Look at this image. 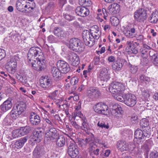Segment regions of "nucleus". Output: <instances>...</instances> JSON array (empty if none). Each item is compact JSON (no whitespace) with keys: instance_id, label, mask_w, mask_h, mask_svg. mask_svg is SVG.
<instances>
[{"instance_id":"40","label":"nucleus","mask_w":158,"mask_h":158,"mask_svg":"<svg viewBox=\"0 0 158 158\" xmlns=\"http://www.w3.org/2000/svg\"><path fill=\"white\" fill-rule=\"evenodd\" d=\"M12 135L9 132H7L4 134L2 138V139L4 143L9 142L12 139Z\"/></svg>"},{"instance_id":"47","label":"nucleus","mask_w":158,"mask_h":158,"mask_svg":"<svg viewBox=\"0 0 158 158\" xmlns=\"http://www.w3.org/2000/svg\"><path fill=\"white\" fill-rule=\"evenodd\" d=\"M20 132V129L14 130L12 131V135L14 138H16L21 136L22 135Z\"/></svg>"},{"instance_id":"33","label":"nucleus","mask_w":158,"mask_h":158,"mask_svg":"<svg viewBox=\"0 0 158 158\" xmlns=\"http://www.w3.org/2000/svg\"><path fill=\"white\" fill-rule=\"evenodd\" d=\"M51 82L52 81L51 79L44 77L40 81V85L42 88L46 89L51 86Z\"/></svg>"},{"instance_id":"36","label":"nucleus","mask_w":158,"mask_h":158,"mask_svg":"<svg viewBox=\"0 0 158 158\" xmlns=\"http://www.w3.org/2000/svg\"><path fill=\"white\" fill-rule=\"evenodd\" d=\"M65 138L63 135H60L58 136L56 141V144L58 146L63 147L65 144Z\"/></svg>"},{"instance_id":"11","label":"nucleus","mask_w":158,"mask_h":158,"mask_svg":"<svg viewBox=\"0 0 158 158\" xmlns=\"http://www.w3.org/2000/svg\"><path fill=\"white\" fill-rule=\"evenodd\" d=\"M67 152L71 158H75L79 153L78 147L73 143H71L68 147Z\"/></svg>"},{"instance_id":"48","label":"nucleus","mask_w":158,"mask_h":158,"mask_svg":"<svg viewBox=\"0 0 158 158\" xmlns=\"http://www.w3.org/2000/svg\"><path fill=\"white\" fill-rule=\"evenodd\" d=\"M78 78L76 76L72 77L70 79V83L71 85L77 86L78 82Z\"/></svg>"},{"instance_id":"58","label":"nucleus","mask_w":158,"mask_h":158,"mask_svg":"<svg viewBox=\"0 0 158 158\" xmlns=\"http://www.w3.org/2000/svg\"><path fill=\"white\" fill-rule=\"evenodd\" d=\"M71 123L72 126L76 129H80L81 127L80 126L78 125L75 121H72L71 122Z\"/></svg>"},{"instance_id":"9","label":"nucleus","mask_w":158,"mask_h":158,"mask_svg":"<svg viewBox=\"0 0 158 158\" xmlns=\"http://www.w3.org/2000/svg\"><path fill=\"white\" fill-rule=\"evenodd\" d=\"M147 17L146 11L142 8L137 10L134 13V18L137 22H144L147 19Z\"/></svg>"},{"instance_id":"3","label":"nucleus","mask_w":158,"mask_h":158,"mask_svg":"<svg viewBox=\"0 0 158 158\" xmlns=\"http://www.w3.org/2000/svg\"><path fill=\"white\" fill-rule=\"evenodd\" d=\"M116 97V100L123 102L125 104L129 107H133L136 103V98L133 94L127 93L122 94Z\"/></svg>"},{"instance_id":"12","label":"nucleus","mask_w":158,"mask_h":158,"mask_svg":"<svg viewBox=\"0 0 158 158\" xmlns=\"http://www.w3.org/2000/svg\"><path fill=\"white\" fill-rule=\"evenodd\" d=\"M57 132V130L55 128H51L46 133L45 140L48 142H53L55 139H56Z\"/></svg>"},{"instance_id":"51","label":"nucleus","mask_w":158,"mask_h":158,"mask_svg":"<svg viewBox=\"0 0 158 158\" xmlns=\"http://www.w3.org/2000/svg\"><path fill=\"white\" fill-rule=\"evenodd\" d=\"M63 16L66 19L69 21L74 20L75 19L74 16L67 14H64Z\"/></svg>"},{"instance_id":"64","label":"nucleus","mask_w":158,"mask_h":158,"mask_svg":"<svg viewBox=\"0 0 158 158\" xmlns=\"http://www.w3.org/2000/svg\"><path fill=\"white\" fill-rule=\"evenodd\" d=\"M100 151V150L98 148L96 149L94 151H93L91 153H90V154L91 155H94L95 156H98L99 154V152Z\"/></svg>"},{"instance_id":"22","label":"nucleus","mask_w":158,"mask_h":158,"mask_svg":"<svg viewBox=\"0 0 158 158\" xmlns=\"http://www.w3.org/2000/svg\"><path fill=\"white\" fill-rule=\"evenodd\" d=\"M12 103L11 99H8L0 106L1 110L4 112L10 110L12 107Z\"/></svg>"},{"instance_id":"19","label":"nucleus","mask_w":158,"mask_h":158,"mask_svg":"<svg viewBox=\"0 0 158 158\" xmlns=\"http://www.w3.org/2000/svg\"><path fill=\"white\" fill-rule=\"evenodd\" d=\"M30 122L31 124L33 126L39 125L41 122V118L40 116L35 112H31L30 117Z\"/></svg>"},{"instance_id":"26","label":"nucleus","mask_w":158,"mask_h":158,"mask_svg":"<svg viewBox=\"0 0 158 158\" xmlns=\"http://www.w3.org/2000/svg\"><path fill=\"white\" fill-rule=\"evenodd\" d=\"M55 35L60 38L65 37L67 35L66 32L63 30L61 28L58 27H55L54 30Z\"/></svg>"},{"instance_id":"13","label":"nucleus","mask_w":158,"mask_h":158,"mask_svg":"<svg viewBox=\"0 0 158 158\" xmlns=\"http://www.w3.org/2000/svg\"><path fill=\"white\" fill-rule=\"evenodd\" d=\"M57 66L62 73H66L70 71L69 65L66 62L59 60L57 62Z\"/></svg>"},{"instance_id":"7","label":"nucleus","mask_w":158,"mask_h":158,"mask_svg":"<svg viewBox=\"0 0 158 158\" xmlns=\"http://www.w3.org/2000/svg\"><path fill=\"white\" fill-rule=\"evenodd\" d=\"M92 35L88 30L84 31L82 33V36L85 44L89 47H92L95 43L94 39Z\"/></svg>"},{"instance_id":"8","label":"nucleus","mask_w":158,"mask_h":158,"mask_svg":"<svg viewBox=\"0 0 158 158\" xmlns=\"http://www.w3.org/2000/svg\"><path fill=\"white\" fill-rule=\"evenodd\" d=\"M93 109L94 111L98 114L107 115L109 113L107 106L102 102H99L95 104Z\"/></svg>"},{"instance_id":"32","label":"nucleus","mask_w":158,"mask_h":158,"mask_svg":"<svg viewBox=\"0 0 158 158\" xmlns=\"http://www.w3.org/2000/svg\"><path fill=\"white\" fill-rule=\"evenodd\" d=\"M117 145L119 149L122 152L127 150H129V148H131V147L127 146V143L123 140L118 141Z\"/></svg>"},{"instance_id":"27","label":"nucleus","mask_w":158,"mask_h":158,"mask_svg":"<svg viewBox=\"0 0 158 158\" xmlns=\"http://www.w3.org/2000/svg\"><path fill=\"white\" fill-rule=\"evenodd\" d=\"M110 77L107 69L105 68H103L100 72L99 78L101 81H106L109 79Z\"/></svg>"},{"instance_id":"61","label":"nucleus","mask_w":158,"mask_h":158,"mask_svg":"<svg viewBox=\"0 0 158 158\" xmlns=\"http://www.w3.org/2000/svg\"><path fill=\"white\" fill-rule=\"evenodd\" d=\"M148 62V59L145 57H143L141 60V63L143 65H145Z\"/></svg>"},{"instance_id":"46","label":"nucleus","mask_w":158,"mask_h":158,"mask_svg":"<svg viewBox=\"0 0 158 158\" xmlns=\"http://www.w3.org/2000/svg\"><path fill=\"white\" fill-rule=\"evenodd\" d=\"M140 125L143 127H146V128H148V127L149 125V122L146 118H143L140 121Z\"/></svg>"},{"instance_id":"62","label":"nucleus","mask_w":158,"mask_h":158,"mask_svg":"<svg viewBox=\"0 0 158 158\" xmlns=\"http://www.w3.org/2000/svg\"><path fill=\"white\" fill-rule=\"evenodd\" d=\"M5 56V51L0 48V60L4 58Z\"/></svg>"},{"instance_id":"57","label":"nucleus","mask_w":158,"mask_h":158,"mask_svg":"<svg viewBox=\"0 0 158 158\" xmlns=\"http://www.w3.org/2000/svg\"><path fill=\"white\" fill-rule=\"evenodd\" d=\"M150 158H158V152H152L150 155Z\"/></svg>"},{"instance_id":"25","label":"nucleus","mask_w":158,"mask_h":158,"mask_svg":"<svg viewBox=\"0 0 158 158\" xmlns=\"http://www.w3.org/2000/svg\"><path fill=\"white\" fill-rule=\"evenodd\" d=\"M149 55L153 64L156 66H158V53L152 50L149 51Z\"/></svg>"},{"instance_id":"53","label":"nucleus","mask_w":158,"mask_h":158,"mask_svg":"<svg viewBox=\"0 0 158 158\" xmlns=\"http://www.w3.org/2000/svg\"><path fill=\"white\" fill-rule=\"evenodd\" d=\"M112 24L114 26H117L118 24L119 21L117 18L115 17L111 20Z\"/></svg>"},{"instance_id":"37","label":"nucleus","mask_w":158,"mask_h":158,"mask_svg":"<svg viewBox=\"0 0 158 158\" xmlns=\"http://www.w3.org/2000/svg\"><path fill=\"white\" fill-rule=\"evenodd\" d=\"M82 122L81 126H80L81 129H82L83 130L86 131L89 128V124L88 123V121L86 117L83 118L81 120Z\"/></svg>"},{"instance_id":"56","label":"nucleus","mask_w":158,"mask_h":158,"mask_svg":"<svg viewBox=\"0 0 158 158\" xmlns=\"http://www.w3.org/2000/svg\"><path fill=\"white\" fill-rule=\"evenodd\" d=\"M4 124L6 125H8L11 124L10 120L9 117H6L4 119L3 122Z\"/></svg>"},{"instance_id":"35","label":"nucleus","mask_w":158,"mask_h":158,"mask_svg":"<svg viewBox=\"0 0 158 158\" xmlns=\"http://www.w3.org/2000/svg\"><path fill=\"white\" fill-rule=\"evenodd\" d=\"M149 21L152 23H156L158 21V11L156 10L149 18Z\"/></svg>"},{"instance_id":"20","label":"nucleus","mask_w":158,"mask_h":158,"mask_svg":"<svg viewBox=\"0 0 158 158\" xmlns=\"http://www.w3.org/2000/svg\"><path fill=\"white\" fill-rule=\"evenodd\" d=\"M77 15L82 17H85L89 15V11L88 9L83 6H78L75 10Z\"/></svg>"},{"instance_id":"18","label":"nucleus","mask_w":158,"mask_h":158,"mask_svg":"<svg viewBox=\"0 0 158 158\" xmlns=\"http://www.w3.org/2000/svg\"><path fill=\"white\" fill-rule=\"evenodd\" d=\"M127 47L125 50L129 54H136L138 52L137 48L135 47L133 41H128L127 42Z\"/></svg>"},{"instance_id":"4","label":"nucleus","mask_w":158,"mask_h":158,"mask_svg":"<svg viewBox=\"0 0 158 158\" xmlns=\"http://www.w3.org/2000/svg\"><path fill=\"white\" fill-rule=\"evenodd\" d=\"M126 86L123 84L119 82L114 81L110 84L109 90L113 94V96L116 99V97L119 96H122L120 94L125 90Z\"/></svg>"},{"instance_id":"6","label":"nucleus","mask_w":158,"mask_h":158,"mask_svg":"<svg viewBox=\"0 0 158 158\" xmlns=\"http://www.w3.org/2000/svg\"><path fill=\"white\" fill-rule=\"evenodd\" d=\"M19 60V58L18 56H15L6 64V69L9 73L14 74L15 72L17 62Z\"/></svg>"},{"instance_id":"10","label":"nucleus","mask_w":158,"mask_h":158,"mask_svg":"<svg viewBox=\"0 0 158 158\" xmlns=\"http://www.w3.org/2000/svg\"><path fill=\"white\" fill-rule=\"evenodd\" d=\"M86 94L89 98L94 99L98 98L101 94V93L99 90L96 88L90 87L87 89Z\"/></svg>"},{"instance_id":"52","label":"nucleus","mask_w":158,"mask_h":158,"mask_svg":"<svg viewBox=\"0 0 158 158\" xmlns=\"http://www.w3.org/2000/svg\"><path fill=\"white\" fill-rule=\"evenodd\" d=\"M129 66V67L130 68V72L131 73L134 74L136 73L138 70L137 66L132 65L131 64H130Z\"/></svg>"},{"instance_id":"14","label":"nucleus","mask_w":158,"mask_h":158,"mask_svg":"<svg viewBox=\"0 0 158 158\" xmlns=\"http://www.w3.org/2000/svg\"><path fill=\"white\" fill-rule=\"evenodd\" d=\"M43 133L42 131L35 130L31 137V141L32 143H37L40 142Z\"/></svg>"},{"instance_id":"29","label":"nucleus","mask_w":158,"mask_h":158,"mask_svg":"<svg viewBox=\"0 0 158 158\" xmlns=\"http://www.w3.org/2000/svg\"><path fill=\"white\" fill-rule=\"evenodd\" d=\"M16 6L19 11L23 13L25 8H27L28 6L26 4L24 0H19L16 3Z\"/></svg>"},{"instance_id":"5","label":"nucleus","mask_w":158,"mask_h":158,"mask_svg":"<svg viewBox=\"0 0 158 158\" xmlns=\"http://www.w3.org/2000/svg\"><path fill=\"white\" fill-rule=\"evenodd\" d=\"M69 47L71 50L77 52H82L85 48L83 43L79 39L76 38H73L70 40Z\"/></svg>"},{"instance_id":"50","label":"nucleus","mask_w":158,"mask_h":158,"mask_svg":"<svg viewBox=\"0 0 158 158\" xmlns=\"http://www.w3.org/2000/svg\"><path fill=\"white\" fill-rule=\"evenodd\" d=\"M98 126L101 127L102 128L108 129L109 128V126L108 124H105L104 123L100 122H99L98 123Z\"/></svg>"},{"instance_id":"55","label":"nucleus","mask_w":158,"mask_h":158,"mask_svg":"<svg viewBox=\"0 0 158 158\" xmlns=\"http://www.w3.org/2000/svg\"><path fill=\"white\" fill-rule=\"evenodd\" d=\"M28 6L27 8H25L24 10H23V12L24 13H29L33 11V9H34V7H31L29 5H27Z\"/></svg>"},{"instance_id":"59","label":"nucleus","mask_w":158,"mask_h":158,"mask_svg":"<svg viewBox=\"0 0 158 158\" xmlns=\"http://www.w3.org/2000/svg\"><path fill=\"white\" fill-rule=\"evenodd\" d=\"M151 48L148 46L147 45L145 44L143 45V52L142 53V54H145V52H147V51L146 50V49H150Z\"/></svg>"},{"instance_id":"31","label":"nucleus","mask_w":158,"mask_h":158,"mask_svg":"<svg viewBox=\"0 0 158 158\" xmlns=\"http://www.w3.org/2000/svg\"><path fill=\"white\" fill-rule=\"evenodd\" d=\"M26 107V105L23 102L17 103L13 107V108L21 114L25 110Z\"/></svg>"},{"instance_id":"39","label":"nucleus","mask_w":158,"mask_h":158,"mask_svg":"<svg viewBox=\"0 0 158 158\" xmlns=\"http://www.w3.org/2000/svg\"><path fill=\"white\" fill-rule=\"evenodd\" d=\"M94 137L91 139L89 141V147L88 148V151L89 154L91 153L95 149L96 145L94 141Z\"/></svg>"},{"instance_id":"1","label":"nucleus","mask_w":158,"mask_h":158,"mask_svg":"<svg viewBox=\"0 0 158 158\" xmlns=\"http://www.w3.org/2000/svg\"><path fill=\"white\" fill-rule=\"evenodd\" d=\"M151 135L150 130L148 128H145L143 131L137 129L134 133V141L138 145L142 144L147 138L150 137Z\"/></svg>"},{"instance_id":"21","label":"nucleus","mask_w":158,"mask_h":158,"mask_svg":"<svg viewBox=\"0 0 158 158\" xmlns=\"http://www.w3.org/2000/svg\"><path fill=\"white\" fill-rule=\"evenodd\" d=\"M94 137V135L90 133L89 134V136H87L85 140L81 139L79 140L77 142L78 145L80 147L82 148H85L87 144H89L90 140Z\"/></svg>"},{"instance_id":"16","label":"nucleus","mask_w":158,"mask_h":158,"mask_svg":"<svg viewBox=\"0 0 158 158\" xmlns=\"http://www.w3.org/2000/svg\"><path fill=\"white\" fill-rule=\"evenodd\" d=\"M123 113L122 108L119 105L115 104L112 106L111 113L116 118H118L121 117Z\"/></svg>"},{"instance_id":"34","label":"nucleus","mask_w":158,"mask_h":158,"mask_svg":"<svg viewBox=\"0 0 158 158\" xmlns=\"http://www.w3.org/2000/svg\"><path fill=\"white\" fill-rule=\"evenodd\" d=\"M43 58H42V59H41V58H40L36 60L37 61L36 63L38 65V68L41 70L44 69L46 68L45 57L44 55H43Z\"/></svg>"},{"instance_id":"41","label":"nucleus","mask_w":158,"mask_h":158,"mask_svg":"<svg viewBox=\"0 0 158 158\" xmlns=\"http://www.w3.org/2000/svg\"><path fill=\"white\" fill-rule=\"evenodd\" d=\"M20 130L22 136L28 134L30 131L31 128L29 126H25L21 127Z\"/></svg>"},{"instance_id":"15","label":"nucleus","mask_w":158,"mask_h":158,"mask_svg":"<svg viewBox=\"0 0 158 158\" xmlns=\"http://www.w3.org/2000/svg\"><path fill=\"white\" fill-rule=\"evenodd\" d=\"M67 58L69 62L73 66H77L79 63V57L74 53L72 52L69 54L68 55Z\"/></svg>"},{"instance_id":"44","label":"nucleus","mask_w":158,"mask_h":158,"mask_svg":"<svg viewBox=\"0 0 158 158\" xmlns=\"http://www.w3.org/2000/svg\"><path fill=\"white\" fill-rule=\"evenodd\" d=\"M79 3L80 5L85 6H89L92 4L90 0H79Z\"/></svg>"},{"instance_id":"38","label":"nucleus","mask_w":158,"mask_h":158,"mask_svg":"<svg viewBox=\"0 0 158 158\" xmlns=\"http://www.w3.org/2000/svg\"><path fill=\"white\" fill-rule=\"evenodd\" d=\"M54 124L52 122V119L48 118L44 119V123L43 126L45 128H48L53 126Z\"/></svg>"},{"instance_id":"2","label":"nucleus","mask_w":158,"mask_h":158,"mask_svg":"<svg viewBox=\"0 0 158 158\" xmlns=\"http://www.w3.org/2000/svg\"><path fill=\"white\" fill-rule=\"evenodd\" d=\"M44 55L42 50L39 48L36 47H32L29 50L27 54V60L28 62L31 64L33 66L36 62L35 60V57L38 56L36 58V60L38 59L42 58Z\"/></svg>"},{"instance_id":"60","label":"nucleus","mask_w":158,"mask_h":158,"mask_svg":"<svg viewBox=\"0 0 158 158\" xmlns=\"http://www.w3.org/2000/svg\"><path fill=\"white\" fill-rule=\"evenodd\" d=\"M99 27L97 25H94L91 27L90 32H96V31H99Z\"/></svg>"},{"instance_id":"54","label":"nucleus","mask_w":158,"mask_h":158,"mask_svg":"<svg viewBox=\"0 0 158 158\" xmlns=\"http://www.w3.org/2000/svg\"><path fill=\"white\" fill-rule=\"evenodd\" d=\"M140 90L141 91L142 94L144 97L147 98L149 96L148 94V92L147 90H145V89L143 88H141Z\"/></svg>"},{"instance_id":"49","label":"nucleus","mask_w":158,"mask_h":158,"mask_svg":"<svg viewBox=\"0 0 158 158\" xmlns=\"http://www.w3.org/2000/svg\"><path fill=\"white\" fill-rule=\"evenodd\" d=\"M91 34L93 35L92 36L94 37V40H98L100 35V32L99 31H96V32H90Z\"/></svg>"},{"instance_id":"63","label":"nucleus","mask_w":158,"mask_h":158,"mask_svg":"<svg viewBox=\"0 0 158 158\" xmlns=\"http://www.w3.org/2000/svg\"><path fill=\"white\" fill-rule=\"evenodd\" d=\"M125 35L127 37L132 38L135 37L134 34H132L129 31H127L125 33Z\"/></svg>"},{"instance_id":"43","label":"nucleus","mask_w":158,"mask_h":158,"mask_svg":"<svg viewBox=\"0 0 158 158\" xmlns=\"http://www.w3.org/2000/svg\"><path fill=\"white\" fill-rule=\"evenodd\" d=\"M59 91L57 90H56L53 92L50 93L48 97L50 99L53 100H55L58 97Z\"/></svg>"},{"instance_id":"23","label":"nucleus","mask_w":158,"mask_h":158,"mask_svg":"<svg viewBox=\"0 0 158 158\" xmlns=\"http://www.w3.org/2000/svg\"><path fill=\"white\" fill-rule=\"evenodd\" d=\"M108 9L110 14L114 15L119 12L120 6L118 4L115 3L109 5L108 7Z\"/></svg>"},{"instance_id":"24","label":"nucleus","mask_w":158,"mask_h":158,"mask_svg":"<svg viewBox=\"0 0 158 158\" xmlns=\"http://www.w3.org/2000/svg\"><path fill=\"white\" fill-rule=\"evenodd\" d=\"M51 72L55 80L57 81L61 78L62 74L59 68L56 67H52L51 68Z\"/></svg>"},{"instance_id":"30","label":"nucleus","mask_w":158,"mask_h":158,"mask_svg":"<svg viewBox=\"0 0 158 158\" xmlns=\"http://www.w3.org/2000/svg\"><path fill=\"white\" fill-rule=\"evenodd\" d=\"M28 139V136H26L20 139L15 142V147L18 149L22 148L23 146L25 143L27 141Z\"/></svg>"},{"instance_id":"42","label":"nucleus","mask_w":158,"mask_h":158,"mask_svg":"<svg viewBox=\"0 0 158 158\" xmlns=\"http://www.w3.org/2000/svg\"><path fill=\"white\" fill-rule=\"evenodd\" d=\"M21 114L20 113L17 112L13 107L10 112V116L11 117L14 119L18 118Z\"/></svg>"},{"instance_id":"45","label":"nucleus","mask_w":158,"mask_h":158,"mask_svg":"<svg viewBox=\"0 0 158 158\" xmlns=\"http://www.w3.org/2000/svg\"><path fill=\"white\" fill-rule=\"evenodd\" d=\"M139 79L146 85L149 84L151 81L149 77L143 75H142L140 76Z\"/></svg>"},{"instance_id":"28","label":"nucleus","mask_w":158,"mask_h":158,"mask_svg":"<svg viewBox=\"0 0 158 158\" xmlns=\"http://www.w3.org/2000/svg\"><path fill=\"white\" fill-rule=\"evenodd\" d=\"M44 154L43 148L39 146H37L35 147L33 152L34 156L36 158H40Z\"/></svg>"},{"instance_id":"17","label":"nucleus","mask_w":158,"mask_h":158,"mask_svg":"<svg viewBox=\"0 0 158 158\" xmlns=\"http://www.w3.org/2000/svg\"><path fill=\"white\" fill-rule=\"evenodd\" d=\"M127 62V61L124 59H119L113 63L112 68L115 71H118L121 70L124 63Z\"/></svg>"}]
</instances>
